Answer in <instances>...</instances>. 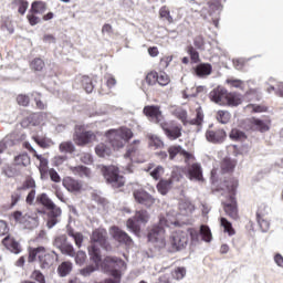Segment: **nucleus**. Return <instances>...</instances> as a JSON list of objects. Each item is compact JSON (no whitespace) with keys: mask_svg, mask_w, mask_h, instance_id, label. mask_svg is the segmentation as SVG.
<instances>
[{"mask_svg":"<svg viewBox=\"0 0 283 283\" xmlns=\"http://www.w3.org/2000/svg\"><path fill=\"white\" fill-rule=\"evenodd\" d=\"M2 174L7 178H15V176H19V169H17V166L7 165L2 168Z\"/></svg>","mask_w":283,"mask_h":283,"instance_id":"nucleus-48","label":"nucleus"},{"mask_svg":"<svg viewBox=\"0 0 283 283\" xmlns=\"http://www.w3.org/2000/svg\"><path fill=\"white\" fill-rule=\"evenodd\" d=\"M57 273L61 275V277H65L66 275H70V273H72V262L70 261L62 262L57 268Z\"/></svg>","mask_w":283,"mask_h":283,"instance_id":"nucleus-42","label":"nucleus"},{"mask_svg":"<svg viewBox=\"0 0 283 283\" xmlns=\"http://www.w3.org/2000/svg\"><path fill=\"white\" fill-rule=\"evenodd\" d=\"M157 83L161 87H165L171 83V78L165 73V71H160L157 73Z\"/></svg>","mask_w":283,"mask_h":283,"instance_id":"nucleus-51","label":"nucleus"},{"mask_svg":"<svg viewBox=\"0 0 283 283\" xmlns=\"http://www.w3.org/2000/svg\"><path fill=\"white\" fill-rule=\"evenodd\" d=\"M238 166V160L226 157L221 161V171L222 174H233L235 167Z\"/></svg>","mask_w":283,"mask_h":283,"instance_id":"nucleus-26","label":"nucleus"},{"mask_svg":"<svg viewBox=\"0 0 283 283\" xmlns=\"http://www.w3.org/2000/svg\"><path fill=\"white\" fill-rule=\"evenodd\" d=\"M32 191L36 190V181L31 176L25 177L24 181L20 187L17 188V191Z\"/></svg>","mask_w":283,"mask_h":283,"instance_id":"nucleus-30","label":"nucleus"},{"mask_svg":"<svg viewBox=\"0 0 283 283\" xmlns=\"http://www.w3.org/2000/svg\"><path fill=\"white\" fill-rule=\"evenodd\" d=\"M143 114L150 120V123H155L156 125H161L165 122V117L163 116V111H160V106L158 105H148L143 109Z\"/></svg>","mask_w":283,"mask_h":283,"instance_id":"nucleus-14","label":"nucleus"},{"mask_svg":"<svg viewBox=\"0 0 283 283\" xmlns=\"http://www.w3.org/2000/svg\"><path fill=\"white\" fill-rule=\"evenodd\" d=\"M31 280H34L39 283H45V275H43L40 270H34L31 273Z\"/></svg>","mask_w":283,"mask_h":283,"instance_id":"nucleus-64","label":"nucleus"},{"mask_svg":"<svg viewBox=\"0 0 283 283\" xmlns=\"http://www.w3.org/2000/svg\"><path fill=\"white\" fill-rule=\"evenodd\" d=\"M138 145H140V140H134L133 144L128 146L124 158H128V160L132 161V157L134 156V154H136V151H138Z\"/></svg>","mask_w":283,"mask_h":283,"instance_id":"nucleus-50","label":"nucleus"},{"mask_svg":"<svg viewBox=\"0 0 283 283\" xmlns=\"http://www.w3.org/2000/svg\"><path fill=\"white\" fill-rule=\"evenodd\" d=\"M98 266L94 264L86 265L85 268L80 270V275L83 277H90L92 273H95V271H98Z\"/></svg>","mask_w":283,"mask_h":283,"instance_id":"nucleus-53","label":"nucleus"},{"mask_svg":"<svg viewBox=\"0 0 283 283\" xmlns=\"http://www.w3.org/2000/svg\"><path fill=\"white\" fill-rule=\"evenodd\" d=\"M239 186H240V182L238 181V179L230 177L223 180V182H221L219 190L227 191L229 196H233V198H235Z\"/></svg>","mask_w":283,"mask_h":283,"instance_id":"nucleus-23","label":"nucleus"},{"mask_svg":"<svg viewBox=\"0 0 283 283\" xmlns=\"http://www.w3.org/2000/svg\"><path fill=\"white\" fill-rule=\"evenodd\" d=\"M146 83L148 85H156V83H158V72L156 71H151L146 75L145 78Z\"/></svg>","mask_w":283,"mask_h":283,"instance_id":"nucleus-61","label":"nucleus"},{"mask_svg":"<svg viewBox=\"0 0 283 283\" xmlns=\"http://www.w3.org/2000/svg\"><path fill=\"white\" fill-rule=\"evenodd\" d=\"M186 175L188 176L189 180L205 182V177L202 176V166L199 163L188 165L186 168Z\"/></svg>","mask_w":283,"mask_h":283,"instance_id":"nucleus-20","label":"nucleus"},{"mask_svg":"<svg viewBox=\"0 0 283 283\" xmlns=\"http://www.w3.org/2000/svg\"><path fill=\"white\" fill-rule=\"evenodd\" d=\"M159 19L161 21H167V23H169V25H171V23H174V17L171 15V10H169V7H167V6L160 7Z\"/></svg>","mask_w":283,"mask_h":283,"instance_id":"nucleus-34","label":"nucleus"},{"mask_svg":"<svg viewBox=\"0 0 283 283\" xmlns=\"http://www.w3.org/2000/svg\"><path fill=\"white\" fill-rule=\"evenodd\" d=\"M90 260L93 265L101 268V263L103 262V259L101 256V248L96 247V244H91L87 249Z\"/></svg>","mask_w":283,"mask_h":283,"instance_id":"nucleus-25","label":"nucleus"},{"mask_svg":"<svg viewBox=\"0 0 283 283\" xmlns=\"http://www.w3.org/2000/svg\"><path fill=\"white\" fill-rule=\"evenodd\" d=\"M67 235L70 238H73L75 242V247H77V249H81V247H83V240H85V238L83 237V233L75 232L74 230L70 229L67 230Z\"/></svg>","mask_w":283,"mask_h":283,"instance_id":"nucleus-41","label":"nucleus"},{"mask_svg":"<svg viewBox=\"0 0 283 283\" xmlns=\"http://www.w3.org/2000/svg\"><path fill=\"white\" fill-rule=\"evenodd\" d=\"M15 101L21 107H28L30 105V96L27 94H19Z\"/></svg>","mask_w":283,"mask_h":283,"instance_id":"nucleus-59","label":"nucleus"},{"mask_svg":"<svg viewBox=\"0 0 283 283\" xmlns=\"http://www.w3.org/2000/svg\"><path fill=\"white\" fill-rule=\"evenodd\" d=\"M91 244H99L105 251H109L112 245L107 241V230L104 228L95 229L91 234Z\"/></svg>","mask_w":283,"mask_h":283,"instance_id":"nucleus-13","label":"nucleus"},{"mask_svg":"<svg viewBox=\"0 0 283 283\" xmlns=\"http://www.w3.org/2000/svg\"><path fill=\"white\" fill-rule=\"evenodd\" d=\"M229 138L235 143H242L243 140H247V133L238 128H232L229 134Z\"/></svg>","mask_w":283,"mask_h":283,"instance_id":"nucleus-38","label":"nucleus"},{"mask_svg":"<svg viewBox=\"0 0 283 283\" xmlns=\"http://www.w3.org/2000/svg\"><path fill=\"white\" fill-rule=\"evenodd\" d=\"M95 153L97 156H99V158H107V156L112 155V148L101 143L95 147Z\"/></svg>","mask_w":283,"mask_h":283,"instance_id":"nucleus-40","label":"nucleus"},{"mask_svg":"<svg viewBox=\"0 0 283 283\" xmlns=\"http://www.w3.org/2000/svg\"><path fill=\"white\" fill-rule=\"evenodd\" d=\"M53 244H54V247H56L60 250L63 249L67 244V235L62 234V235L56 237L54 239Z\"/></svg>","mask_w":283,"mask_h":283,"instance_id":"nucleus-58","label":"nucleus"},{"mask_svg":"<svg viewBox=\"0 0 283 283\" xmlns=\"http://www.w3.org/2000/svg\"><path fill=\"white\" fill-rule=\"evenodd\" d=\"M36 202L42 205V207H45L49 211L46 221L48 229L56 227V224H59V218H61V209L54 205V201H52L45 192L36 197Z\"/></svg>","mask_w":283,"mask_h":283,"instance_id":"nucleus-3","label":"nucleus"},{"mask_svg":"<svg viewBox=\"0 0 283 283\" xmlns=\"http://www.w3.org/2000/svg\"><path fill=\"white\" fill-rule=\"evenodd\" d=\"M256 221L263 233H266V231L271 229V222L269 221V217L258 218Z\"/></svg>","mask_w":283,"mask_h":283,"instance_id":"nucleus-56","label":"nucleus"},{"mask_svg":"<svg viewBox=\"0 0 283 283\" xmlns=\"http://www.w3.org/2000/svg\"><path fill=\"white\" fill-rule=\"evenodd\" d=\"M199 233H200L203 242H211V240H213V235L211 234V229L209 228V226L202 224L200 227Z\"/></svg>","mask_w":283,"mask_h":283,"instance_id":"nucleus-47","label":"nucleus"},{"mask_svg":"<svg viewBox=\"0 0 283 283\" xmlns=\"http://www.w3.org/2000/svg\"><path fill=\"white\" fill-rule=\"evenodd\" d=\"M2 244L6 247V249H8V251H11V253H21V243H19V241H17V239H14V237L11 234L7 235L2 240Z\"/></svg>","mask_w":283,"mask_h":283,"instance_id":"nucleus-24","label":"nucleus"},{"mask_svg":"<svg viewBox=\"0 0 283 283\" xmlns=\"http://www.w3.org/2000/svg\"><path fill=\"white\" fill-rule=\"evenodd\" d=\"M11 6H13V8H18L19 14L23 15L28 12L30 2H28V0H13Z\"/></svg>","mask_w":283,"mask_h":283,"instance_id":"nucleus-39","label":"nucleus"},{"mask_svg":"<svg viewBox=\"0 0 283 283\" xmlns=\"http://www.w3.org/2000/svg\"><path fill=\"white\" fill-rule=\"evenodd\" d=\"M179 211L181 216H190V213H193L196 211V207L191 201H181L179 202Z\"/></svg>","mask_w":283,"mask_h":283,"instance_id":"nucleus-35","label":"nucleus"},{"mask_svg":"<svg viewBox=\"0 0 283 283\" xmlns=\"http://www.w3.org/2000/svg\"><path fill=\"white\" fill-rule=\"evenodd\" d=\"M174 185V179H160L157 184V191L161 193V196H167L169 193V189H171V186Z\"/></svg>","mask_w":283,"mask_h":283,"instance_id":"nucleus-29","label":"nucleus"},{"mask_svg":"<svg viewBox=\"0 0 283 283\" xmlns=\"http://www.w3.org/2000/svg\"><path fill=\"white\" fill-rule=\"evenodd\" d=\"M125 266V261L118 256L107 255L101 262V269L104 273H109L115 280H120V269Z\"/></svg>","mask_w":283,"mask_h":283,"instance_id":"nucleus-5","label":"nucleus"},{"mask_svg":"<svg viewBox=\"0 0 283 283\" xmlns=\"http://www.w3.org/2000/svg\"><path fill=\"white\" fill-rule=\"evenodd\" d=\"M271 129V120L269 119H260L258 117H251L245 119V132H260L264 134Z\"/></svg>","mask_w":283,"mask_h":283,"instance_id":"nucleus-10","label":"nucleus"},{"mask_svg":"<svg viewBox=\"0 0 283 283\" xmlns=\"http://www.w3.org/2000/svg\"><path fill=\"white\" fill-rule=\"evenodd\" d=\"M133 197L135 202H137V205H143L148 209L156 202V199H154V197L143 188L135 189L133 191Z\"/></svg>","mask_w":283,"mask_h":283,"instance_id":"nucleus-16","label":"nucleus"},{"mask_svg":"<svg viewBox=\"0 0 283 283\" xmlns=\"http://www.w3.org/2000/svg\"><path fill=\"white\" fill-rule=\"evenodd\" d=\"M62 185L70 193H81L83 191V182L72 177H65Z\"/></svg>","mask_w":283,"mask_h":283,"instance_id":"nucleus-22","label":"nucleus"},{"mask_svg":"<svg viewBox=\"0 0 283 283\" xmlns=\"http://www.w3.org/2000/svg\"><path fill=\"white\" fill-rule=\"evenodd\" d=\"M187 244H189V233L181 230L172 232L170 235V251L172 253L182 251L187 248Z\"/></svg>","mask_w":283,"mask_h":283,"instance_id":"nucleus-9","label":"nucleus"},{"mask_svg":"<svg viewBox=\"0 0 283 283\" xmlns=\"http://www.w3.org/2000/svg\"><path fill=\"white\" fill-rule=\"evenodd\" d=\"M227 138V132L223 128H208L206 132V139L208 143H213L218 145L224 143Z\"/></svg>","mask_w":283,"mask_h":283,"instance_id":"nucleus-17","label":"nucleus"},{"mask_svg":"<svg viewBox=\"0 0 283 283\" xmlns=\"http://www.w3.org/2000/svg\"><path fill=\"white\" fill-rule=\"evenodd\" d=\"M268 216H269V207L264 203H261L256 210V219L258 218H269Z\"/></svg>","mask_w":283,"mask_h":283,"instance_id":"nucleus-63","label":"nucleus"},{"mask_svg":"<svg viewBox=\"0 0 283 283\" xmlns=\"http://www.w3.org/2000/svg\"><path fill=\"white\" fill-rule=\"evenodd\" d=\"M59 149L61 154H74L76 147H74V144L72 142H62L59 145Z\"/></svg>","mask_w":283,"mask_h":283,"instance_id":"nucleus-44","label":"nucleus"},{"mask_svg":"<svg viewBox=\"0 0 283 283\" xmlns=\"http://www.w3.org/2000/svg\"><path fill=\"white\" fill-rule=\"evenodd\" d=\"M206 90L207 88L205 86H193L187 91L186 98H196L206 92Z\"/></svg>","mask_w":283,"mask_h":283,"instance_id":"nucleus-46","label":"nucleus"},{"mask_svg":"<svg viewBox=\"0 0 283 283\" xmlns=\"http://www.w3.org/2000/svg\"><path fill=\"white\" fill-rule=\"evenodd\" d=\"M187 53L189 54L192 63H199L200 62V53L192 46H187Z\"/></svg>","mask_w":283,"mask_h":283,"instance_id":"nucleus-57","label":"nucleus"},{"mask_svg":"<svg viewBox=\"0 0 283 283\" xmlns=\"http://www.w3.org/2000/svg\"><path fill=\"white\" fill-rule=\"evenodd\" d=\"M196 114H197L196 118L188 120L187 111L182 108H177L175 111L176 118L181 120L182 125H187L188 123L189 125H202V120H205V114L202 113V108L201 107L197 108Z\"/></svg>","mask_w":283,"mask_h":283,"instance_id":"nucleus-12","label":"nucleus"},{"mask_svg":"<svg viewBox=\"0 0 283 283\" xmlns=\"http://www.w3.org/2000/svg\"><path fill=\"white\" fill-rule=\"evenodd\" d=\"M103 175L106 182H108V185H112L114 189H120V187H125V177L120 176L117 167H104Z\"/></svg>","mask_w":283,"mask_h":283,"instance_id":"nucleus-8","label":"nucleus"},{"mask_svg":"<svg viewBox=\"0 0 283 283\" xmlns=\"http://www.w3.org/2000/svg\"><path fill=\"white\" fill-rule=\"evenodd\" d=\"M20 200H21V192H19V190L11 192L10 201H9V209H14V207H17V205H19Z\"/></svg>","mask_w":283,"mask_h":283,"instance_id":"nucleus-54","label":"nucleus"},{"mask_svg":"<svg viewBox=\"0 0 283 283\" xmlns=\"http://www.w3.org/2000/svg\"><path fill=\"white\" fill-rule=\"evenodd\" d=\"M159 125L168 140H178L182 136V126L175 122H161Z\"/></svg>","mask_w":283,"mask_h":283,"instance_id":"nucleus-11","label":"nucleus"},{"mask_svg":"<svg viewBox=\"0 0 283 283\" xmlns=\"http://www.w3.org/2000/svg\"><path fill=\"white\" fill-rule=\"evenodd\" d=\"M35 158L40 163V174H45V171H48V159L43 157V155H35Z\"/></svg>","mask_w":283,"mask_h":283,"instance_id":"nucleus-60","label":"nucleus"},{"mask_svg":"<svg viewBox=\"0 0 283 283\" xmlns=\"http://www.w3.org/2000/svg\"><path fill=\"white\" fill-rule=\"evenodd\" d=\"M227 94L228 91L226 88L218 86L209 93V98L212 101V103L224 107V103H227Z\"/></svg>","mask_w":283,"mask_h":283,"instance_id":"nucleus-21","label":"nucleus"},{"mask_svg":"<svg viewBox=\"0 0 283 283\" xmlns=\"http://www.w3.org/2000/svg\"><path fill=\"white\" fill-rule=\"evenodd\" d=\"M70 171L74 174V176H80V178H90L92 176V170L85 166H75V167H70Z\"/></svg>","mask_w":283,"mask_h":283,"instance_id":"nucleus-33","label":"nucleus"},{"mask_svg":"<svg viewBox=\"0 0 283 283\" xmlns=\"http://www.w3.org/2000/svg\"><path fill=\"white\" fill-rule=\"evenodd\" d=\"M36 258L39 260L40 269H52V265L56 264V260H59V254L54 251L48 252L45 247L30 249L28 262H35Z\"/></svg>","mask_w":283,"mask_h":283,"instance_id":"nucleus-2","label":"nucleus"},{"mask_svg":"<svg viewBox=\"0 0 283 283\" xmlns=\"http://www.w3.org/2000/svg\"><path fill=\"white\" fill-rule=\"evenodd\" d=\"M216 118L221 125H227V123L231 120V113H229V111H218Z\"/></svg>","mask_w":283,"mask_h":283,"instance_id":"nucleus-49","label":"nucleus"},{"mask_svg":"<svg viewBox=\"0 0 283 283\" xmlns=\"http://www.w3.org/2000/svg\"><path fill=\"white\" fill-rule=\"evenodd\" d=\"M185 275H187V270L185 268H176L171 272V276L174 277V280H182Z\"/></svg>","mask_w":283,"mask_h":283,"instance_id":"nucleus-62","label":"nucleus"},{"mask_svg":"<svg viewBox=\"0 0 283 283\" xmlns=\"http://www.w3.org/2000/svg\"><path fill=\"white\" fill-rule=\"evenodd\" d=\"M178 224H179L178 221H169V219H167L164 216L159 217L158 223L153 224L148 229V233H147L148 242L154 244V247H156L157 249H165L167 244V241H165V233H167L165 229L172 226L178 227Z\"/></svg>","mask_w":283,"mask_h":283,"instance_id":"nucleus-1","label":"nucleus"},{"mask_svg":"<svg viewBox=\"0 0 283 283\" xmlns=\"http://www.w3.org/2000/svg\"><path fill=\"white\" fill-rule=\"evenodd\" d=\"M32 139H33L34 143H36V145H39V147H41L42 149H50V147H52V140H50V139L40 138L39 136H33Z\"/></svg>","mask_w":283,"mask_h":283,"instance_id":"nucleus-52","label":"nucleus"},{"mask_svg":"<svg viewBox=\"0 0 283 283\" xmlns=\"http://www.w3.org/2000/svg\"><path fill=\"white\" fill-rule=\"evenodd\" d=\"M154 167H155L154 164H149L146 171H149L154 180H160V176L165 174V168L163 166H157L155 168Z\"/></svg>","mask_w":283,"mask_h":283,"instance_id":"nucleus-32","label":"nucleus"},{"mask_svg":"<svg viewBox=\"0 0 283 283\" xmlns=\"http://www.w3.org/2000/svg\"><path fill=\"white\" fill-rule=\"evenodd\" d=\"M31 163L30 155L23 153L14 157L13 167H30Z\"/></svg>","mask_w":283,"mask_h":283,"instance_id":"nucleus-28","label":"nucleus"},{"mask_svg":"<svg viewBox=\"0 0 283 283\" xmlns=\"http://www.w3.org/2000/svg\"><path fill=\"white\" fill-rule=\"evenodd\" d=\"M168 155H169V160H176V156H182L186 165H189L191 160H196V156L193 154L182 149V146L180 145H172L168 147Z\"/></svg>","mask_w":283,"mask_h":283,"instance_id":"nucleus-15","label":"nucleus"},{"mask_svg":"<svg viewBox=\"0 0 283 283\" xmlns=\"http://www.w3.org/2000/svg\"><path fill=\"white\" fill-rule=\"evenodd\" d=\"M238 105H242V97L237 93H227L224 107H238Z\"/></svg>","mask_w":283,"mask_h":283,"instance_id":"nucleus-27","label":"nucleus"},{"mask_svg":"<svg viewBox=\"0 0 283 283\" xmlns=\"http://www.w3.org/2000/svg\"><path fill=\"white\" fill-rule=\"evenodd\" d=\"M227 85L230 87H235L237 90H244V81L230 77L226 81Z\"/></svg>","mask_w":283,"mask_h":283,"instance_id":"nucleus-55","label":"nucleus"},{"mask_svg":"<svg viewBox=\"0 0 283 283\" xmlns=\"http://www.w3.org/2000/svg\"><path fill=\"white\" fill-rule=\"evenodd\" d=\"M229 202H222L224 212L231 218V220H240V213L238 211V199L233 196H229Z\"/></svg>","mask_w":283,"mask_h":283,"instance_id":"nucleus-18","label":"nucleus"},{"mask_svg":"<svg viewBox=\"0 0 283 283\" xmlns=\"http://www.w3.org/2000/svg\"><path fill=\"white\" fill-rule=\"evenodd\" d=\"M197 76H209L213 72V67L209 63L198 64L195 69Z\"/></svg>","mask_w":283,"mask_h":283,"instance_id":"nucleus-31","label":"nucleus"},{"mask_svg":"<svg viewBox=\"0 0 283 283\" xmlns=\"http://www.w3.org/2000/svg\"><path fill=\"white\" fill-rule=\"evenodd\" d=\"M149 211L145 209L137 210L135 216L126 221V227L133 231L135 235H138L140 233V224H147V222H149Z\"/></svg>","mask_w":283,"mask_h":283,"instance_id":"nucleus-7","label":"nucleus"},{"mask_svg":"<svg viewBox=\"0 0 283 283\" xmlns=\"http://www.w3.org/2000/svg\"><path fill=\"white\" fill-rule=\"evenodd\" d=\"M81 83L86 94H92V92H94V78L90 77L88 75H83L81 77Z\"/></svg>","mask_w":283,"mask_h":283,"instance_id":"nucleus-36","label":"nucleus"},{"mask_svg":"<svg viewBox=\"0 0 283 283\" xmlns=\"http://www.w3.org/2000/svg\"><path fill=\"white\" fill-rule=\"evenodd\" d=\"M45 67V62L41 57H35L30 62V69L33 72H42Z\"/></svg>","mask_w":283,"mask_h":283,"instance_id":"nucleus-45","label":"nucleus"},{"mask_svg":"<svg viewBox=\"0 0 283 283\" xmlns=\"http://www.w3.org/2000/svg\"><path fill=\"white\" fill-rule=\"evenodd\" d=\"M220 224L223 227L224 233H228V235H235V229H233V224H231L227 218L222 217L220 219Z\"/></svg>","mask_w":283,"mask_h":283,"instance_id":"nucleus-43","label":"nucleus"},{"mask_svg":"<svg viewBox=\"0 0 283 283\" xmlns=\"http://www.w3.org/2000/svg\"><path fill=\"white\" fill-rule=\"evenodd\" d=\"M111 235L116 240V242H119V244H125L126 247H132V244H134L132 237L116 226L111 228Z\"/></svg>","mask_w":283,"mask_h":283,"instance_id":"nucleus-19","label":"nucleus"},{"mask_svg":"<svg viewBox=\"0 0 283 283\" xmlns=\"http://www.w3.org/2000/svg\"><path fill=\"white\" fill-rule=\"evenodd\" d=\"M73 142L77 147H86V145L96 143V133L94 130H87L85 125H75Z\"/></svg>","mask_w":283,"mask_h":283,"instance_id":"nucleus-6","label":"nucleus"},{"mask_svg":"<svg viewBox=\"0 0 283 283\" xmlns=\"http://www.w3.org/2000/svg\"><path fill=\"white\" fill-rule=\"evenodd\" d=\"M106 136L114 149H123L134 138V133L127 127H120L119 129L108 130Z\"/></svg>","mask_w":283,"mask_h":283,"instance_id":"nucleus-4","label":"nucleus"},{"mask_svg":"<svg viewBox=\"0 0 283 283\" xmlns=\"http://www.w3.org/2000/svg\"><path fill=\"white\" fill-rule=\"evenodd\" d=\"M45 10H48V3L41 0H38L32 2L30 12H33L35 14H43Z\"/></svg>","mask_w":283,"mask_h":283,"instance_id":"nucleus-37","label":"nucleus"}]
</instances>
